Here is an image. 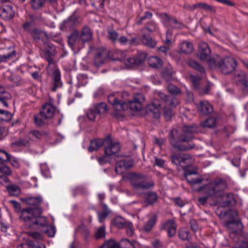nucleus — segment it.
<instances>
[{
    "instance_id": "412c9836",
    "label": "nucleus",
    "mask_w": 248,
    "mask_h": 248,
    "mask_svg": "<svg viewBox=\"0 0 248 248\" xmlns=\"http://www.w3.org/2000/svg\"><path fill=\"white\" fill-rule=\"evenodd\" d=\"M15 11L12 6L6 5L0 9V16L5 20H10L13 18Z\"/></svg>"
},
{
    "instance_id": "f704fd0d",
    "label": "nucleus",
    "mask_w": 248,
    "mask_h": 248,
    "mask_svg": "<svg viewBox=\"0 0 248 248\" xmlns=\"http://www.w3.org/2000/svg\"><path fill=\"white\" fill-rule=\"evenodd\" d=\"M195 174L194 172H191L188 174H186V180L187 182L191 186H193L195 184H198L202 183V179L201 177H198L197 176H193L192 177H188V175H191Z\"/></svg>"
},
{
    "instance_id": "5701e85b",
    "label": "nucleus",
    "mask_w": 248,
    "mask_h": 248,
    "mask_svg": "<svg viewBox=\"0 0 248 248\" xmlns=\"http://www.w3.org/2000/svg\"><path fill=\"white\" fill-rule=\"evenodd\" d=\"M16 52L13 47H8L5 49L3 54L0 55V63L7 62L16 57Z\"/></svg>"
},
{
    "instance_id": "393cba45",
    "label": "nucleus",
    "mask_w": 248,
    "mask_h": 248,
    "mask_svg": "<svg viewBox=\"0 0 248 248\" xmlns=\"http://www.w3.org/2000/svg\"><path fill=\"white\" fill-rule=\"evenodd\" d=\"M177 225L172 220L167 221L163 226V229L165 230L170 237L174 236L176 232Z\"/></svg>"
},
{
    "instance_id": "f8f14e48",
    "label": "nucleus",
    "mask_w": 248,
    "mask_h": 248,
    "mask_svg": "<svg viewBox=\"0 0 248 248\" xmlns=\"http://www.w3.org/2000/svg\"><path fill=\"white\" fill-rule=\"evenodd\" d=\"M23 201L27 204L31 205L29 208H31L35 210L37 213H42L43 209L40 206V204L43 202V198L41 196L29 197L23 199Z\"/></svg>"
},
{
    "instance_id": "f3484780",
    "label": "nucleus",
    "mask_w": 248,
    "mask_h": 248,
    "mask_svg": "<svg viewBox=\"0 0 248 248\" xmlns=\"http://www.w3.org/2000/svg\"><path fill=\"white\" fill-rule=\"evenodd\" d=\"M116 93L111 94L108 96V101L112 105L114 109L118 111L121 112L125 109V102L120 101L116 96Z\"/></svg>"
},
{
    "instance_id": "0eeeda50",
    "label": "nucleus",
    "mask_w": 248,
    "mask_h": 248,
    "mask_svg": "<svg viewBox=\"0 0 248 248\" xmlns=\"http://www.w3.org/2000/svg\"><path fill=\"white\" fill-rule=\"evenodd\" d=\"M133 165V160L130 158L117 155L116 159L115 172L118 174H121Z\"/></svg>"
},
{
    "instance_id": "49530a36",
    "label": "nucleus",
    "mask_w": 248,
    "mask_h": 248,
    "mask_svg": "<svg viewBox=\"0 0 248 248\" xmlns=\"http://www.w3.org/2000/svg\"><path fill=\"white\" fill-rule=\"evenodd\" d=\"M146 201L149 204L155 202L157 199V196L155 193L153 192H149L145 196Z\"/></svg>"
},
{
    "instance_id": "5fc2aeb1",
    "label": "nucleus",
    "mask_w": 248,
    "mask_h": 248,
    "mask_svg": "<svg viewBox=\"0 0 248 248\" xmlns=\"http://www.w3.org/2000/svg\"><path fill=\"white\" fill-rule=\"evenodd\" d=\"M157 29V26L156 24L154 22L150 23L147 26L143 29V32L144 33L147 31L153 32L156 31Z\"/></svg>"
},
{
    "instance_id": "a211bd4d",
    "label": "nucleus",
    "mask_w": 248,
    "mask_h": 248,
    "mask_svg": "<svg viewBox=\"0 0 248 248\" xmlns=\"http://www.w3.org/2000/svg\"><path fill=\"white\" fill-rule=\"evenodd\" d=\"M163 104L159 103L158 101H155L152 103L149 104L147 107V109L149 112L153 113V116L155 118L160 117L161 110L163 109L161 108V106H163Z\"/></svg>"
},
{
    "instance_id": "6e6552de",
    "label": "nucleus",
    "mask_w": 248,
    "mask_h": 248,
    "mask_svg": "<svg viewBox=\"0 0 248 248\" xmlns=\"http://www.w3.org/2000/svg\"><path fill=\"white\" fill-rule=\"evenodd\" d=\"M146 57L147 54L146 53L140 52L134 57L127 58L125 57L122 63L124 64L125 68H132L134 66L142 64L144 62Z\"/></svg>"
},
{
    "instance_id": "864d4df0",
    "label": "nucleus",
    "mask_w": 248,
    "mask_h": 248,
    "mask_svg": "<svg viewBox=\"0 0 248 248\" xmlns=\"http://www.w3.org/2000/svg\"><path fill=\"white\" fill-rule=\"evenodd\" d=\"M188 65L201 72H203L204 71V68L195 61L190 60L188 62Z\"/></svg>"
},
{
    "instance_id": "bb28decb",
    "label": "nucleus",
    "mask_w": 248,
    "mask_h": 248,
    "mask_svg": "<svg viewBox=\"0 0 248 248\" xmlns=\"http://www.w3.org/2000/svg\"><path fill=\"white\" fill-rule=\"evenodd\" d=\"M79 36V39L83 43L90 41L92 39V32L91 29L88 26L84 27Z\"/></svg>"
},
{
    "instance_id": "37998d69",
    "label": "nucleus",
    "mask_w": 248,
    "mask_h": 248,
    "mask_svg": "<svg viewBox=\"0 0 248 248\" xmlns=\"http://www.w3.org/2000/svg\"><path fill=\"white\" fill-rule=\"evenodd\" d=\"M179 236L183 240H188L191 237L189 231L185 228H182L179 230Z\"/></svg>"
},
{
    "instance_id": "7ed1b4c3",
    "label": "nucleus",
    "mask_w": 248,
    "mask_h": 248,
    "mask_svg": "<svg viewBox=\"0 0 248 248\" xmlns=\"http://www.w3.org/2000/svg\"><path fill=\"white\" fill-rule=\"evenodd\" d=\"M209 64L212 68L218 67L224 74L232 72L236 66V62L233 58L227 57L222 60L218 56L210 59Z\"/></svg>"
},
{
    "instance_id": "ddd939ff",
    "label": "nucleus",
    "mask_w": 248,
    "mask_h": 248,
    "mask_svg": "<svg viewBox=\"0 0 248 248\" xmlns=\"http://www.w3.org/2000/svg\"><path fill=\"white\" fill-rule=\"evenodd\" d=\"M172 162L176 165L185 167L192 162L191 156L186 154H175L172 155Z\"/></svg>"
},
{
    "instance_id": "e433bc0d",
    "label": "nucleus",
    "mask_w": 248,
    "mask_h": 248,
    "mask_svg": "<svg viewBox=\"0 0 248 248\" xmlns=\"http://www.w3.org/2000/svg\"><path fill=\"white\" fill-rule=\"evenodd\" d=\"M148 63L150 66L159 68L161 67L162 65V61L159 58L156 56H151L149 58Z\"/></svg>"
},
{
    "instance_id": "6ab92c4d",
    "label": "nucleus",
    "mask_w": 248,
    "mask_h": 248,
    "mask_svg": "<svg viewBox=\"0 0 248 248\" xmlns=\"http://www.w3.org/2000/svg\"><path fill=\"white\" fill-rule=\"evenodd\" d=\"M55 111L54 106L49 103H46L42 107L40 111L41 115H43L45 119H50L53 116Z\"/></svg>"
},
{
    "instance_id": "7c9ffc66",
    "label": "nucleus",
    "mask_w": 248,
    "mask_h": 248,
    "mask_svg": "<svg viewBox=\"0 0 248 248\" xmlns=\"http://www.w3.org/2000/svg\"><path fill=\"white\" fill-rule=\"evenodd\" d=\"M199 110L202 115H207L213 111L212 106L206 101L200 102Z\"/></svg>"
},
{
    "instance_id": "aec40b11",
    "label": "nucleus",
    "mask_w": 248,
    "mask_h": 248,
    "mask_svg": "<svg viewBox=\"0 0 248 248\" xmlns=\"http://www.w3.org/2000/svg\"><path fill=\"white\" fill-rule=\"evenodd\" d=\"M233 79L237 85H243L245 90L248 91V81L246 80V74L245 72H237L234 76Z\"/></svg>"
},
{
    "instance_id": "2eb2a0df",
    "label": "nucleus",
    "mask_w": 248,
    "mask_h": 248,
    "mask_svg": "<svg viewBox=\"0 0 248 248\" xmlns=\"http://www.w3.org/2000/svg\"><path fill=\"white\" fill-rule=\"evenodd\" d=\"M210 50L208 45L204 42H201L199 44V50L198 56L202 61H208L213 58H209Z\"/></svg>"
},
{
    "instance_id": "4468645a",
    "label": "nucleus",
    "mask_w": 248,
    "mask_h": 248,
    "mask_svg": "<svg viewBox=\"0 0 248 248\" xmlns=\"http://www.w3.org/2000/svg\"><path fill=\"white\" fill-rule=\"evenodd\" d=\"M11 155L5 151L0 150V172L7 174H11L10 169L5 163L10 159Z\"/></svg>"
},
{
    "instance_id": "39448f33",
    "label": "nucleus",
    "mask_w": 248,
    "mask_h": 248,
    "mask_svg": "<svg viewBox=\"0 0 248 248\" xmlns=\"http://www.w3.org/2000/svg\"><path fill=\"white\" fill-rule=\"evenodd\" d=\"M128 177L135 189L148 188L154 186L153 182H147L145 178L140 174L130 173L128 174Z\"/></svg>"
},
{
    "instance_id": "a18cd8bd",
    "label": "nucleus",
    "mask_w": 248,
    "mask_h": 248,
    "mask_svg": "<svg viewBox=\"0 0 248 248\" xmlns=\"http://www.w3.org/2000/svg\"><path fill=\"white\" fill-rule=\"evenodd\" d=\"M46 0H30V4L33 9L38 10L42 7Z\"/></svg>"
},
{
    "instance_id": "dca6fc26",
    "label": "nucleus",
    "mask_w": 248,
    "mask_h": 248,
    "mask_svg": "<svg viewBox=\"0 0 248 248\" xmlns=\"http://www.w3.org/2000/svg\"><path fill=\"white\" fill-rule=\"evenodd\" d=\"M161 21L163 24L168 28L179 29L183 26L181 23L178 22L175 19L170 17L166 14L162 15Z\"/></svg>"
},
{
    "instance_id": "603ef678",
    "label": "nucleus",
    "mask_w": 248,
    "mask_h": 248,
    "mask_svg": "<svg viewBox=\"0 0 248 248\" xmlns=\"http://www.w3.org/2000/svg\"><path fill=\"white\" fill-rule=\"evenodd\" d=\"M77 22V19L75 16H70L64 22L65 26L69 28H72L76 24Z\"/></svg>"
},
{
    "instance_id": "13d9d810",
    "label": "nucleus",
    "mask_w": 248,
    "mask_h": 248,
    "mask_svg": "<svg viewBox=\"0 0 248 248\" xmlns=\"http://www.w3.org/2000/svg\"><path fill=\"white\" fill-rule=\"evenodd\" d=\"M44 232L49 237H53L55 234V228L52 225H47L46 227V229L44 231Z\"/></svg>"
},
{
    "instance_id": "6e6d98bb",
    "label": "nucleus",
    "mask_w": 248,
    "mask_h": 248,
    "mask_svg": "<svg viewBox=\"0 0 248 248\" xmlns=\"http://www.w3.org/2000/svg\"><path fill=\"white\" fill-rule=\"evenodd\" d=\"M135 39L129 40L124 36L119 37L118 40V42L123 45H126L127 44L131 45L135 42Z\"/></svg>"
},
{
    "instance_id": "58836bf2",
    "label": "nucleus",
    "mask_w": 248,
    "mask_h": 248,
    "mask_svg": "<svg viewBox=\"0 0 248 248\" xmlns=\"http://www.w3.org/2000/svg\"><path fill=\"white\" fill-rule=\"evenodd\" d=\"M113 224L118 228H123L127 225V223L125 219L121 217H117L113 219Z\"/></svg>"
},
{
    "instance_id": "69168bd1",
    "label": "nucleus",
    "mask_w": 248,
    "mask_h": 248,
    "mask_svg": "<svg viewBox=\"0 0 248 248\" xmlns=\"http://www.w3.org/2000/svg\"><path fill=\"white\" fill-rule=\"evenodd\" d=\"M168 90L172 94H177L180 92V90L178 88L171 84L168 85Z\"/></svg>"
},
{
    "instance_id": "cd10ccee",
    "label": "nucleus",
    "mask_w": 248,
    "mask_h": 248,
    "mask_svg": "<svg viewBox=\"0 0 248 248\" xmlns=\"http://www.w3.org/2000/svg\"><path fill=\"white\" fill-rule=\"evenodd\" d=\"M53 86L52 91L55 92L59 88L62 87V83L61 78V73L59 70H55L53 76Z\"/></svg>"
},
{
    "instance_id": "b1692460",
    "label": "nucleus",
    "mask_w": 248,
    "mask_h": 248,
    "mask_svg": "<svg viewBox=\"0 0 248 248\" xmlns=\"http://www.w3.org/2000/svg\"><path fill=\"white\" fill-rule=\"evenodd\" d=\"M95 56L94 57V65L99 66L104 63L107 53L105 50L101 49L97 50Z\"/></svg>"
},
{
    "instance_id": "79ce46f5",
    "label": "nucleus",
    "mask_w": 248,
    "mask_h": 248,
    "mask_svg": "<svg viewBox=\"0 0 248 248\" xmlns=\"http://www.w3.org/2000/svg\"><path fill=\"white\" fill-rule=\"evenodd\" d=\"M142 42L143 44L150 47H154L156 45V42L153 40L150 36L143 35L142 39Z\"/></svg>"
},
{
    "instance_id": "1a4fd4ad",
    "label": "nucleus",
    "mask_w": 248,
    "mask_h": 248,
    "mask_svg": "<svg viewBox=\"0 0 248 248\" xmlns=\"http://www.w3.org/2000/svg\"><path fill=\"white\" fill-rule=\"evenodd\" d=\"M43 42L45 48L41 51V55L51 64L53 63L52 57L56 55L55 46L48 42L47 39H43Z\"/></svg>"
},
{
    "instance_id": "0e129e2a",
    "label": "nucleus",
    "mask_w": 248,
    "mask_h": 248,
    "mask_svg": "<svg viewBox=\"0 0 248 248\" xmlns=\"http://www.w3.org/2000/svg\"><path fill=\"white\" fill-rule=\"evenodd\" d=\"M17 248H33V243L30 240H26L24 243L18 245Z\"/></svg>"
},
{
    "instance_id": "a878e982",
    "label": "nucleus",
    "mask_w": 248,
    "mask_h": 248,
    "mask_svg": "<svg viewBox=\"0 0 248 248\" xmlns=\"http://www.w3.org/2000/svg\"><path fill=\"white\" fill-rule=\"evenodd\" d=\"M30 34L32 38L35 41L40 39H47L48 36L46 32H44L41 30L35 28L30 31Z\"/></svg>"
},
{
    "instance_id": "de8ad7c7",
    "label": "nucleus",
    "mask_w": 248,
    "mask_h": 248,
    "mask_svg": "<svg viewBox=\"0 0 248 248\" xmlns=\"http://www.w3.org/2000/svg\"><path fill=\"white\" fill-rule=\"evenodd\" d=\"M104 248H122L121 247L120 242L117 243L114 240L110 239L106 242L104 246Z\"/></svg>"
},
{
    "instance_id": "f03ea898",
    "label": "nucleus",
    "mask_w": 248,
    "mask_h": 248,
    "mask_svg": "<svg viewBox=\"0 0 248 248\" xmlns=\"http://www.w3.org/2000/svg\"><path fill=\"white\" fill-rule=\"evenodd\" d=\"M227 186L226 181L219 177H217L213 180L203 187L201 190L206 195L199 198V202L202 205H204L207 202V200L210 197H216L223 190H225Z\"/></svg>"
},
{
    "instance_id": "680f3d73",
    "label": "nucleus",
    "mask_w": 248,
    "mask_h": 248,
    "mask_svg": "<svg viewBox=\"0 0 248 248\" xmlns=\"http://www.w3.org/2000/svg\"><path fill=\"white\" fill-rule=\"evenodd\" d=\"M93 143V140L86 139L83 144V148H88V150L90 152H93V147H92V143Z\"/></svg>"
},
{
    "instance_id": "338daca9",
    "label": "nucleus",
    "mask_w": 248,
    "mask_h": 248,
    "mask_svg": "<svg viewBox=\"0 0 248 248\" xmlns=\"http://www.w3.org/2000/svg\"><path fill=\"white\" fill-rule=\"evenodd\" d=\"M31 134L35 137L38 139H41L43 137L46 135V133L44 131H39L37 130H33L31 132Z\"/></svg>"
},
{
    "instance_id": "a19ab883",
    "label": "nucleus",
    "mask_w": 248,
    "mask_h": 248,
    "mask_svg": "<svg viewBox=\"0 0 248 248\" xmlns=\"http://www.w3.org/2000/svg\"><path fill=\"white\" fill-rule=\"evenodd\" d=\"M156 220V216L155 215L152 216L148 221L145 224L143 227L144 230L147 232L150 231L155 224Z\"/></svg>"
},
{
    "instance_id": "4d7b16f0",
    "label": "nucleus",
    "mask_w": 248,
    "mask_h": 248,
    "mask_svg": "<svg viewBox=\"0 0 248 248\" xmlns=\"http://www.w3.org/2000/svg\"><path fill=\"white\" fill-rule=\"evenodd\" d=\"M29 141L25 139H19L13 143V145L16 146H25L27 147L29 146Z\"/></svg>"
},
{
    "instance_id": "c756f323",
    "label": "nucleus",
    "mask_w": 248,
    "mask_h": 248,
    "mask_svg": "<svg viewBox=\"0 0 248 248\" xmlns=\"http://www.w3.org/2000/svg\"><path fill=\"white\" fill-rule=\"evenodd\" d=\"M11 95L5 91L4 88L0 85V103L5 107H8L7 100L11 98Z\"/></svg>"
},
{
    "instance_id": "3c124183",
    "label": "nucleus",
    "mask_w": 248,
    "mask_h": 248,
    "mask_svg": "<svg viewBox=\"0 0 248 248\" xmlns=\"http://www.w3.org/2000/svg\"><path fill=\"white\" fill-rule=\"evenodd\" d=\"M107 111V105L104 103H101L97 105L94 108V113L99 114L105 113Z\"/></svg>"
},
{
    "instance_id": "9d476101",
    "label": "nucleus",
    "mask_w": 248,
    "mask_h": 248,
    "mask_svg": "<svg viewBox=\"0 0 248 248\" xmlns=\"http://www.w3.org/2000/svg\"><path fill=\"white\" fill-rule=\"evenodd\" d=\"M42 213H37L35 210L31 208H25L22 209L20 217L26 222L30 227H31L32 223L36 216L41 215Z\"/></svg>"
},
{
    "instance_id": "72a5a7b5",
    "label": "nucleus",
    "mask_w": 248,
    "mask_h": 248,
    "mask_svg": "<svg viewBox=\"0 0 248 248\" xmlns=\"http://www.w3.org/2000/svg\"><path fill=\"white\" fill-rule=\"evenodd\" d=\"M216 212L217 215L220 217L225 216H227L234 218L238 215L237 212L235 210H230L227 212H226L225 211H222L219 208H217Z\"/></svg>"
},
{
    "instance_id": "20e7f679",
    "label": "nucleus",
    "mask_w": 248,
    "mask_h": 248,
    "mask_svg": "<svg viewBox=\"0 0 248 248\" xmlns=\"http://www.w3.org/2000/svg\"><path fill=\"white\" fill-rule=\"evenodd\" d=\"M106 142L108 143V146L105 149V155L98 158V160L101 165L107 163L116 162V159L117 156V154L120 149V144L118 142L112 141L110 139H108Z\"/></svg>"
},
{
    "instance_id": "473e14b6",
    "label": "nucleus",
    "mask_w": 248,
    "mask_h": 248,
    "mask_svg": "<svg viewBox=\"0 0 248 248\" xmlns=\"http://www.w3.org/2000/svg\"><path fill=\"white\" fill-rule=\"evenodd\" d=\"M48 221L47 218L43 216H41L40 215L36 216L34 222L32 223L33 227L34 225L40 227H46L48 225Z\"/></svg>"
},
{
    "instance_id": "c03bdc74",
    "label": "nucleus",
    "mask_w": 248,
    "mask_h": 248,
    "mask_svg": "<svg viewBox=\"0 0 248 248\" xmlns=\"http://www.w3.org/2000/svg\"><path fill=\"white\" fill-rule=\"evenodd\" d=\"M79 34L78 31H74L69 37H68V44L72 46L76 44L79 37Z\"/></svg>"
},
{
    "instance_id": "423d86ee",
    "label": "nucleus",
    "mask_w": 248,
    "mask_h": 248,
    "mask_svg": "<svg viewBox=\"0 0 248 248\" xmlns=\"http://www.w3.org/2000/svg\"><path fill=\"white\" fill-rule=\"evenodd\" d=\"M222 190L217 198V201L212 205H218L220 209L222 207H225L229 205H233L236 203V197L232 193H224Z\"/></svg>"
},
{
    "instance_id": "09e8293b",
    "label": "nucleus",
    "mask_w": 248,
    "mask_h": 248,
    "mask_svg": "<svg viewBox=\"0 0 248 248\" xmlns=\"http://www.w3.org/2000/svg\"><path fill=\"white\" fill-rule=\"evenodd\" d=\"M216 120L214 118H209L205 121L201 123V125L202 127H207L208 128H212L215 126Z\"/></svg>"
},
{
    "instance_id": "2f4dec72",
    "label": "nucleus",
    "mask_w": 248,
    "mask_h": 248,
    "mask_svg": "<svg viewBox=\"0 0 248 248\" xmlns=\"http://www.w3.org/2000/svg\"><path fill=\"white\" fill-rule=\"evenodd\" d=\"M120 244L122 248H139L140 246L138 242L135 241L130 242L127 239H122Z\"/></svg>"
},
{
    "instance_id": "c85d7f7f",
    "label": "nucleus",
    "mask_w": 248,
    "mask_h": 248,
    "mask_svg": "<svg viewBox=\"0 0 248 248\" xmlns=\"http://www.w3.org/2000/svg\"><path fill=\"white\" fill-rule=\"evenodd\" d=\"M127 52L120 50H114L112 54L109 55V59L113 61H119L122 63L125 57H126Z\"/></svg>"
},
{
    "instance_id": "4be33fe9",
    "label": "nucleus",
    "mask_w": 248,
    "mask_h": 248,
    "mask_svg": "<svg viewBox=\"0 0 248 248\" xmlns=\"http://www.w3.org/2000/svg\"><path fill=\"white\" fill-rule=\"evenodd\" d=\"M158 95L162 100L163 105L165 104L166 105L175 107L179 103V101L176 98L172 96H167L162 93H159Z\"/></svg>"
},
{
    "instance_id": "774afa93",
    "label": "nucleus",
    "mask_w": 248,
    "mask_h": 248,
    "mask_svg": "<svg viewBox=\"0 0 248 248\" xmlns=\"http://www.w3.org/2000/svg\"><path fill=\"white\" fill-rule=\"evenodd\" d=\"M105 236V230L104 226L98 228L95 233V237L97 239L102 238Z\"/></svg>"
},
{
    "instance_id": "ea45409f",
    "label": "nucleus",
    "mask_w": 248,
    "mask_h": 248,
    "mask_svg": "<svg viewBox=\"0 0 248 248\" xmlns=\"http://www.w3.org/2000/svg\"><path fill=\"white\" fill-rule=\"evenodd\" d=\"M102 208L103 212L98 213V220L100 222H103L110 213L106 204H103Z\"/></svg>"
},
{
    "instance_id": "c9c22d12",
    "label": "nucleus",
    "mask_w": 248,
    "mask_h": 248,
    "mask_svg": "<svg viewBox=\"0 0 248 248\" xmlns=\"http://www.w3.org/2000/svg\"><path fill=\"white\" fill-rule=\"evenodd\" d=\"M179 48L181 52L188 54L192 51L193 48L191 43L184 41L180 44Z\"/></svg>"
},
{
    "instance_id": "052dcab7",
    "label": "nucleus",
    "mask_w": 248,
    "mask_h": 248,
    "mask_svg": "<svg viewBox=\"0 0 248 248\" xmlns=\"http://www.w3.org/2000/svg\"><path fill=\"white\" fill-rule=\"evenodd\" d=\"M108 139V138H107L105 141L100 139H94V150L98 149L103 145L104 143L108 145V143L106 142ZM108 139L110 138H109Z\"/></svg>"
},
{
    "instance_id": "f257e3e1",
    "label": "nucleus",
    "mask_w": 248,
    "mask_h": 248,
    "mask_svg": "<svg viewBox=\"0 0 248 248\" xmlns=\"http://www.w3.org/2000/svg\"><path fill=\"white\" fill-rule=\"evenodd\" d=\"M198 132L197 127L186 125L183 127L184 135L179 136L178 131L174 129L170 133V142L171 145L179 150L190 149L193 146L191 144H188L187 141L191 140L194 134Z\"/></svg>"
},
{
    "instance_id": "4c0bfd02",
    "label": "nucleus",
    "mask_w": 248,
    "mask_h": 248,
    "mask_svg": "<svg viewBox=\"0 0 248 248\" xmlns=\"http://www.w3.org/2000/svg\"><path fill=\"white\" fill-rule=\"evenodd\" d=\"M7 190L10 196H17L20 193V187L16 185H10L6 186Z\"/></svg>"
},
{
    "instance_id": "8fccbe9b",
    "label": "nucleus",
    "mask_w": 248,
    "mask_h": 248,
    "mask_svg": "<svg viewBox=\"0 0 248 248\" xmlns=\"http://www.w3.org/2000/svg\"><path fill=\"white\" fill-rule=\"evenodd\" d=\"M226 226L229 229L231 230L232 232H236L237 230L235 229L236 226L241 227L242 226L241 223L239 221H228L226 223Z\"/></svg>"
},
{
    "instance_id": "bf43d9fd",
    "label": "nucleus",
    "mask_w": 248,
    "mask_h": 248,
    "mask_svg": "<svg viewBox=\"0 0 248 248\" xmlns=\"http://www.w3.org/2000/svg\"><path fill=\"white\" fill-rule=\"evenodd\" d=\"M43 115H41L40 112L34 116V122L38 126H41L44 124L45 121L43 119Z\"/></svg>"
},
{
    "instance_id": "e2e57ef3",
    "label": "nucleus",
    "mask_w": 248,
    "mask_h": 248,
    "mask_svg": "<svg viewBox=\"0 0 248 248\" xmlns=\"http://www.w3.org/2000/svg\"><path fill=\"white\" fill-rule=\"evenodd\" d=\"M108 38L112 42L115 43L118 41L119 37L118 33L115 31H108Z\"/></svg>"
},
{
    "instance_id": "9b49d317",
    "label": "nucleus",
    "mask_w": 248,
    "mask_h": 248,
    "mask_svg": "<svg viewBox=\"0 0 248 248\" xmlns=\"http://www.w3.org/2000/svg\"><path fill=\"white\" fill-rule=\"evenodd\" d=\"M144 98L141 94H137L134 96L133 100L129 101L127 103L125 102V110L129 108L130 109L134 112H139L141 108V103Z\"/></svg>"
}]
</instances>
